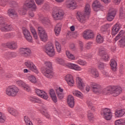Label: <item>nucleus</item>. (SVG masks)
<instances>
[{"instance_id": "obj_51", "label": "nucleus", "mask_w": 125, "mask_h": 125, "mask_svg": "<svg viewBox=\"0 0 125 125\" xmlns=\"http://www.w3.org/2000/svg\"><path fill=\"white\" fill-rule=\"evenodd\" d=\"M25 83L21 80H18L16 81V83L19 85V86H21V87H23V85Z\"/></svg>"}, {"instance_id": "obj_57", "label": "nucleus", "mask_w": 125, "mask_h": 125, "mask_svg": "<svg viewBox=\"0 0 125 125\" xmlns=\"http://www.w3.org/2000/svg\"><path fill=\"white\" fill-rule=\"evenodd\" d=\"M7 29H6V32H8L9 31H12L13 30V26L11 25L7 24Z\"/></svg>"}, {"instance_id": "obj_32", "label": "nucleus", "mask_w": 125, "mask_h": 125, "mask_svg": "<svg viewBox=\"0 0 125 125\" xmlns=\"http://www.w3.org/2000/svg\"><path fill=\"white\" fill-rule=\"evenodd\" d=\"M62 27V23H58L55 28V33L56 36H59L61 32V28Z\"/></svg>"}, {"instance_id": "obj_63", "label": "nucleus", "mask_w": 125, "mask_h": 125, "mask_svg": "<svg viewBox=\"0 0 125 125\" xmlns=\"http://www.w3.org/2000/svg\"><path fill=\"white\" fill-rule=\"evenodd\" d=\"M79 45L80 47V50L83 51V43L82 42H79Z\"/></svg>"}, {"instance_id": "obj_46", "label": "nucleus", "mask_w": 125, "mask_h": 125, "mask_svg": "<svg viewBox=\"0 0 125 125\" xmlns=\"http://www.w3.org/2000/svg\"><path fill=\"white\" fill-rule=\"evenodd\" d=\"M7 56L9 57H15L16 56V53L13 52H8L5 54L4 57H7Z\"/></svg>"}, {"instance_id": "obj_20", "label": "nucleus", "mask_w": 125, "mask_h": 125, "mask_svg": "<svg viewBox=\"0 0 125 125\" xmlns=\"http://www.w3.org/2000/svg\"><path fill=\"white\" fill-rule=\"evenodd\" d=\"M66 67L69 68V69H71L72 70H75V71H82V68L81 66L78 65L73 63H68L66 64Z\"/></svg>"}, {"instance_id": "obj_9", "label": "nucleus", "mask_w": 125, "mask_h": 125, "mask_svg": "<svg viewBox=\"0 0 125 125\" xmlns=\"http://www.w3.org/2000/svg\"><path fill=\"white\" fill-rule=\"evenodd\" d=\"M101 115L104 117L105 120L110 121L113 117V113L111 112V110L109 108H103L101 112Z\"/></svg>"}, {"instance_id": "obj_48", "label": "nucleus", "mask_w": 125, "mask_h": 125, "mask_svg": "<svg viewBox=\"0 0 125 125\" xmlns=\"http://www.w3.org/2000/svg\"><path fill=\"white\" fill-rule=\"evenodd\" d=\"M5 120H6L5 115L0 112V123H4V122H5Z\"/></svg>"}, {"instance_id": "obj_5", "label": "nucleus", "mask_w": 125, "mask_h": 125, "mask_svg": "<svg viewBox=\"0 0 125 125\" xmlns=\"http://www.w3.org/2000/svg\"><path fill=\"white\" fill-rule=\"evenodd\" d=\"M64 14L63 10L59 8H55L53 11L52 15L55 20H61L64 18Z\"/></svg>"}, {"instance_id": "obj_61", "label": "nucleus", "mask_w": 125, "mask_h": 125, "mask_svg": "<svg viewBox=\"0 0 125 125\" xmlns=\"http://www.w3.org/2000/svg\"><path fill=\"white\" fill-rule=\"evenodd\" d=\"M102 73L104 76H105V77H110V75H109V73L105 70L102 71Z\"/></svg>"}, {"instance_id": "obj_16", "label": "nucleus", "mask_w": 125, "mask_h": 125, "mask_svg": "<svg viewBox=\"0 0 125 125\" xmlns=\"http://www.w3.org/2000/svg\"><path fill=\"white\" fill-rule=\"evenodd\" d=\"M65 5L66 7L70 8V9H75L76 7L78 6L77 2L75 0H66Z\"/></svg>"}, {"instance_id": "obj_12", "label": "nucleus", "mask_w": 125, "mask_h": 125, "mask_svg": "<svg viewBox=\"0 0 125 125\" xmlns=\"http://www.w3.org/2000/svg\"><path fill=\"white\" fill-rule=\"evenodd\" d=\"M19 53L24 57H28L31 55L32 51L28 48H21L19 49Z\"/></svg>"}, {"instance_id": "obj_18", "label": "nucleus", "mask_w": 125, "mask_h": 125, "mask_svg": "<svg viewBox=\"0 0 125 125\" xmlns=\"http://www.w3.org/2000/svg\"><path fill=\"white\" fill-rule=\"evenodd\" d=\"M65 81L69 86H74V84H75V80H74L73 76L71 75H67L65 77Z\"/></svg>"}, {"instance_id": "obj_45", "label": "nucleus", "mask_w": 125, "mask_h": 125, "mask_svg": "<svg viewBox=\"0 0 125 125\" xmlns=\"http://www.w3.org/2000/svg\"><path fill=\"white\" fill-rule=\"evenodd\" d=\"M76 63H77V64H79V65H81V66H86V62L85 61H83L81 59H79L77 60L76 62Z\"/></svg>"}, {"instance_id": "obj_49", "label": "nucleus", "mask_w": 125, "mask_h": 125, "mask_svg": "<svg viewBox=\"0 0 125 125\" xmlns=\"http://www.w3.org/2000/svg\"><path fill=\"white\" fill-rule=\"evenodd\" d=\"M30 100L32 101V102H34V103H42V101L39 98H31Z\"/></svg>"}, {"instance_id": "obj_52", "label": "nucleus", "mask_w": 125, "mask_h": 125, "mask_svg": "<svg viewBox=\"0 0 125 125\" xmlns=\"http://www.w3.org/2000/svg\"><path fill=\"white\" fill-rule=\"evenodd\" d=\"M108 28H110V24H106L102 26L101 30V31H103V32H105V31H106L107 29H108Z\"/></svg>"}, {"instance_id": "obj_59", "label": "nucleus", "mask_w": 125, "mask_h": 125, "mask_svg": "<svg viewBox=\"0 0 125 125\" xmlns=\"http://www.w3.org/2000/svg\"><path fill=\"white\" fill-rule=\"evenodd\" d=\"M66 37H67V38H72V37H73V32H72V31H68L67 33Z\"/></svg>"}, {"instance_id": "obj_60", "label": "nucleus", "mask_w": 125, "mask_h": 125, "mask_svg": "<svg viewBox=\"0 0 125 125\" xmlns=\"http://www.w3.org/2000/svg\"><path fill=\"white\" fill-rule=\"evenodd\" d=\"M7 3V0H1V5L2 6H5Z\"/></svg>"}, {"instance_id": "obj_55", "label": "nucleus", "mask_w": 125, "mask_h": 125, "mask_svg": "<svg viewBox=\"0 0 125 125\" xmlns=\"http://www.w3.org/2000/svg\"><path fill=\"white\" fill-rule=\"evenodd\" d=\"M38 33L39 35H41V34H43V32L45 33V31L43 30V28L42 27H38Z\"/></svg>"}, {"instance_id": "obj_31", "label": "nucleus", "mask_w": 125, "mask_h": 125, "mask_svg": "<svg viewBox=\"0 0 125 125\" xmlns=\"http://www.w3.org/2000/svg\"><path fill=\"white\" fill-rule=\"evenodd\" d=\"M49 94L53 102H54L55 103H56V102H57V97H56V94H55V92L54 91V90L53 89L50 90L49 92Z\"/></svg>"}, {"instance_id": "obj_11", "label": "nucleus", "mask_w": 125, "mask_h": 125, "mask_svg": "<svg viewBox=\"0 0 125 125\" xmlns=\"http://www.w3.org/2000/svg\"><path fill=\"white\" fill-rule=\"evenodd\" d=\"M99 55L100 56H102V59L104 60L105 62L107 61H109V54L108 53L105 51V48H101L99 50Z\"/></svg>"}, {"instance_id": "obj_28", "label": "nucleus", "mask_w": 125, "mask_h": 125, "mask_svg": "<svg viewBox=\"0 0 125 125\" xmlns=\"http://www.w3.org/2000/svg\"><path fill=\"white\" fill-rule=\"evenodd\" d=\"M125 114V109H120V110H116L114 115L115 117L119 119V118H122L124 115Z\"/></svg>"}, {"instance_id": "obj_41", "label": "nucleus", "mask_w": 125, "mask_h": 125, "mask_svg": "<svg viewBox=\"0 0 125 125\" xmlns=\"http://www.w3.org/2000/svg\"><path fill=\"white\" fill-rule=\"evenodd\" d=\"M40 112L42 115H44V116L47 119H50V115L47 112L46 110L45 109H42L40 110Z\"/></svg>"}, {"instance_id": "obj_56", "label": "nucleus", "mask_w": 125, "mask_h": 125, "mask_svg": "<svg viewBox=\"0 0 125 125\" xmlns=\"http://www.w3.org/2000/svg\"><path fill=\"white\" fill-rule=\"evenodd\" d=\"M8 3H9V4L11 5L12 7H14V6H15L17 4L16 2L15 1H14L13 0L11 1H9Z\"/></svg>"}, {"instance_id": "obj_62", "label": "nucleus", "mask_w": 125, "mask_h": 125, "mask_svg": "<svg viewBox=\"0 0 125 125\" xmlns=\"http://www.w3.org/2000/svg\"><path fill=\"white\" fill-rule=\"evenodd\" d=\"M93 114L92 113H88V119L90 120V121H92L93 120Z\"/></svg>"}, {"instance_id": "obj_53", "label": "nucleus", "mask_w": 125, "mask_h": 125, "mask_svg": "<svg viewBox=\"0 0 125 125\" xmlns=\"http://www.w3.org/2000/svg\"><path fill=\"white\" fill-rule=\"evenodd\" d=\"M105 65L103 63L101 62H99L98 63V67L100 70H101L102 69H104L105 68Z\"/></svg>"}, {"instance_id": "obj_6", "label": "nucleus", "mask_w": 125, "mask_h": 125, "mask_svg": "<svg viewBox=\"0 0 125 125\" xmlns=\"http://www.w3.org/2000/svg\"><path fill=\"white\" fill-rule=\"evenodd\" d=\"M45 52L50 56V57H53L55 55V50L54 49V45L52 43H48L46 44L44 47Z\"/></svg>"}, {"instance_id": "obj_35", "label": "nucleus", "mask_w": 125, "mask_h": 125, "mask_svg": "<svg viewBox=\"0 0 125 125\" xmlns=\"http://www.w3.org/2000/svg\"><path fill=\"white\" fill-rule=\"evenodd\" d=\"M66 56L68 59L70 60H75L76 57L69 51H66L65 52Z\"/></svg>"}, {"instance_id": "obj_54", "label": "nucleus", "mask_w": 125, "mask_h": 125, "mask_svg": "<svg viewBox=\"0 0 125 125\" xmlns=\"http://www.w3.org/2000/svg\"><path fill=\"white\" fill-rule=\"evenodd\" d=\"M92 46V42H88L85 45V48H86V49H90Z\"/></svg>"}, {"instance_id": "obj_13", "label": "nucleus", "mask_w": 125, "mask_h": 125, "mask_svg": "<svg viewBox=\"0 0 125 125\" xmlns=\"http://www.w3.org/2000/svg\"><path fill=\"white\" fill-rule=\"evenodd\" d=\"M83 37L85 40H90V39L94 38V33H93L92 30H86L83 32Z\"/></svg>"}, {"instance_id": "obj_14", "label": "nucleus", "mask_w": 125, "mask_h": 125, "mask_svg": "<svg viewBox=\"0 0 125 125\" xmlns=\"http://www.w3.org/2000/svg\"><path fill=\"white\" fill-rule=\"evenodd\" d=\"M76 84L77 87L79 88L82 91H84V86L86 85V83H83V79L81 77H77L76 78Z\"/></svg>"}, {"instance_id": "obj_44", "label": "nucleus", "mask_w": 125, "mask_h": 125, "mask_svg": "<svg viewBox=\"0 0 125 125\" xmlns=\"http://www.w3.org/2000/svg\"><path fill=\"white\" fill-rule=\"evenodd\" d=\"M103 41H104L103 37L100 35V34L98 35L96 38L97 42L98 43H102V42H103Z\"/></svg>"}, {"instance_id": "obj_10", "label": "nucleus", "mask_w": 125, "mask_h": 125, "mask_svg": "<svg viewBox=\"0 0 125 125\" xmlns=\"http://www.w3.org/2000/svg\"><path fill=\"white\" fill-rule=\"evenodd\" d=\"M24 64L31 71H32V72H34L36 74H39V70L37 68V66L31 61H27L24 62Z\"/></svg>"}, {"instance_id": "obj_33", "label": "nucleus", "mask_w": 125, "mask_h": 125, "mask_svg": "<svg viewBox=\"0 0 125 125\" xmlns=\"http://www.w3.org/2000/svg\"><path fill=\"white\" fill-rule=\"evenodd\" d=\"M72 93L74 96H77V97H78L81 99H83V95L79 90H74L72 91Z\"/></svg>"}, {"instance_id": "obj_39", "label": "nucleus", "mask_w": 125, "mask_h": 125, "mask_svg": "<svg viewBox=\"0 0 125 125\" xmlns=\"http://www.w3.org/2000/svg\"><path fill=\"white\" fill-rule=\"evenodd\" d=\"M115 125H125V119H120L115 121Z\"/></svg>"}, {"instance_id": "obj_21", "label": "nucleus", "mask_w": 125, "mask_h": 125, "mask_svg": "<svg viewBox=\"0 0 125 125\" xmlns=\"http://www.w3.org/2000/svg\"><path fill=\"white\" fill-rule=\"evenodd\" d=\"M8 15L12 18V19H16L18 17V14L14 9H10L8 10Z\"/></svg>"}, {"instance_id": "obj_42", "label": "nucleus", "mask_w": 125, "mask_h": 125, "mask_svg": "<svg viewBox=\"0 0 125 125\" xmlns=\"http://www.w3.org/2000/svg\"><path fill=\"white\" fill-rule=\"evenodd\" d=\"M41 22L44 25H49L50 24V21L47 18H44L41 19Z\"/></svg>"}, {"instance_id": "obj_3", "label": "nucleus", "mask_w": 125, "mask_h": 125, "mask_svg": "<svg viewBox=\"0 0 125 125\" xmlns=\"http://www.w3.org/2000/svg\"><path fill=\"white\" fill-rule=\"evenodd\" d=\"M44 69L42 70L43 75L48 79H52L54 73L52 71V62H44Z\"/></svg>"}, {"instance_id": "obj_26", "label": "nucleus", "mask_w": 125, "mask_h": 125, "mask_svg": "<svg viewBox=\"0 0 125 125\" xmlns=\"http://www.w3.org/2000/svg\"><path fill=\"white\" fill-rule=\"evenodd\" d=\"M92 6L95 11H98L100 8L102 7L101 3L98 0H95L92 4Z\"/></svg>"}, {"instance_id": "obj_8", "label": "nucleus", "mask_w": 125, "mask_h": 125, "mask_svg": "<svg viewBox=\"0 0 125 125\" xmlns=\"http://www.w3.org/2000/svg\"><path fill=\"white\" fill-rule=\"evenodd\" d=\"M19 91V89L15 85L9 86L6 90V93L9 96H16Z\"/></svg>"}, {"instance_id": "obj_22", "label": "nucleus", "mask_w": 125, "mask_h": 125, "mask_svg": "<svg viewBox=\"0 0 125 125\" xmlns=\"http://www.w3.org/2000/svg\"><path fill=\"white\" fill-rule=\"evenodd\" d=\"M67 102L68 106L71 108H73L75 106V99L73 96L69 95L67 96Z\"/></svg>"}, {"instance_id": "obj_7", "label": "nucleus", "mask_w": 125, "mask_h": 125, "mask_svg": "<svg viewBox=\"0 0 125 125\" xmlns=\"http://www.w3.org/2000/svg\"><path fill=\"white\" fill-rule=\"evenodd\" d=\"M122 38L121 40L120 38ZM115 42L119 41V45L120 47H125V32L124 30H121L117 36L114 38Z\"/></svg>"}, {"instance_id": "obj_43", "label": "nucleus", "mask_w": 125, "mask_h": 125, "mask_svg": "<svg viewBox=\"0 0 125 125\" xmlns=\"http://www.w3.org/2000/svg\"><path fill=\"white\" fill-rule=\"evenodd\" d=\"M24 121L26 125H33V123L30 120V118L27 116L24 117Z\"/></svg>"}, {"instance_id": "obj_30", "label": "nucleus", "mask_w": 125, "mask_h": 125, "mask_svg": "<svg viewBox=\"0 0 125 125\" xmlns=\"http://www.w3.org/2000/svg\"><path fill=\"white\" fill-rule=\"evenodd\" d=\"M116 16V11H113L108 13L107 15V20L108 21H112Z\"/></svg>"}, {"instance_id": "obj_4", "label": "nucleus", "mask_w": 125, "mask_h": 125, "mask_svg": "<svg viewBox=\"0 0 125 125\" xmlns=\"http://www.w3.org/2000/svg\"><path fill=\"white\" fill-rule=\"evenodd\" d=\"M28 8H30L32 11H35L37 9V6L34 0H27L23 5V8L20 12L21 15H25L27 12Z\"/></svg>"}, {"instance_id": "obj_47", "label": "nucleus", "mask_w": 125, "mask_h": 125, "mask_svg": "<svg viewBox=\"0 0 125 125\" xmlns=\"http://www.w3.org/2000/svg\"><path fill=\"white\" fill-rule=\"evenodd\" d=\"M55 45L58 52H61V44L58 41H55Z\"/></svg>"}, {"instance_id": "obj_23", "label": "nucleus", "mask_w": 125, "mask_h": 125, "mask_svg": "<svg viewBox=\"0 0 125 125\" xmlns=\"http://www.w3.org/2000/svg\"><path fill=\"white\" fill-rule=\"evenodd\" d=\"M120 29H121V24L119 23H116L114 25H113L112 27V29L111 31V34L113 36H115V35H117L119 31H120Z\"/></svg>"}, {"instance_id": "obj_29", "label": "nucleus", "mask_w": 125, "mask_h": 125, "mask_svg": "<svg viewBox=\"0 0 125 125\" xmlns=\"http://www.w3.org/2000/svg\"><path fill=\"white\" fill-rule=\"evenodd\" d=\"M4 19L0 22V30L1 32H6L7 23L4 22Z\"/></svg>"}, {"instance_id": "obj_27", "label": "nucleus", "mask_w": 125, "mask_h": 125, "mask_svg": "<svg viewBox=\"0 0 125 125\" xmlns=\"http://www.w3.org/2000/svg\"><path fill=\"white\" fill-rule=\"evenodd\" d=\"M7 112L10 115H12V116H14V117H17L18 115H19V113L18 112V111L17 110L11 107H9L7 109Z\"/></svg>"}, {"instance_id": "obj_64", "label": "nucleus", "mask_w": 125, "mask_h": 125, "mask_svg": "<svg viewBox=\"0 0 125 125\" xmlns=\"http://www.w3.org/2000/svg\"><path fill=\"white\" fill-rule=\"evenodd\" d=\"M125 13L124 12L123 10H120V17L121 18H123V17H125Z\"/></svg>"}, {"instance_id": "obj_40", "label": "nucleus", "mask_w": 125, "mask_h": 125, "mask_svg": "<svg viewBox=\"0 0 125 125\" xmlns=\"http://www.w3.org/2000/svg\"><path fill=\"white\" fill-rule=\"evenodd\" d=\"M87 105L88 108L91 109V110H95V108H94V104H93V103L91 100H88L87 101Z\"/></svg>"}, {"instance_id": "obj_34", "label": "nucleus", "mask_w": 125, "mask_h": 125, "mask_svg": "<svg viewBox=\"0 0 125 125\" xmlns=\"http://www.w3.org/2000/svg\"><path fill=\"white\" fill-rule=\"evenodd\" d=\"M27 80L32 83H37V78L33 75H30L27 76Z\"/></svg>"}, {"instance_id": "obj_19", "label": "nucleus", "mask_w": 125, "mask_h": 125, "mask_svg": "<svg viewBox=\"0 0 125 125\" xmlns=\"http://www.w3.org/2000/svg\"><path fill=\"white\" fill-rule=\"evenodd\" d=\"M22 31L25 39H26L28 42H32V40H33V38L32 37V36H31L30 31H29V30H28L26 28H23Z\"/></svg>"}, {"instance_id": "obj_1", "label": "nucleus", "mask_w": 125, "mask_h": 125, "mask_svg": "<svg viewBox=\"0 0 125 125\" xmlns=\"http://www.w3.org/2000/svg\"><path fill=\"white\" fill-rule=\"evenodd\" d=\"M91 87L93 89V91L96 93H103V94H109L111 93L114 97L120 95L122 92V87L120 86H109L102 89V87L100 85L96 83H92L91 84Z\"/></svg>"}, {"instance_id": "obj_24", "label": "nucleus", "mask_w": 125, "mask_h": 125, "mask_svg": "<svg viewBox=\"0 0 125 125\" xmlns=\"http://www.w3.org/2000/svg\"><path fill=\"white\" fill-rule=\"evenodd\" d=\"M56 93L57 94L58 98L59 99H63L64 98V89L61 88V87H59L56 89Z\"/></svg>"}, {"instance_id": "obj_17", "label": "nucleus", "mask_w": 125, "mask_h": 125, "mask_svg": "<svg viewBox=\"0 0 125 125\" xmlns=\"http://www.w3.org/2000/svg\"><path fill=\"white\" fill-rule=\"evenodd\" d=\"M6 46L12 50H16L18 48L17 42L15 41H10L7 42L6 43Z\"/></svg>"}, {"instance_id": "obj_25", "label": "nucleus", "mask_w": 125, "mask_h": 125, "mask_svg": "<svg viewBox=\"0 0 125 125\" xmlns=\"http://www.w3.org/2000/svg\"><path fill=\"white\" fill-rule=\"evenodd\" d=\"M88 72L93 78H99V72L96 68H90L88 70Z\"/></svg>"}, {"instance_id": "obj_38", "label": "nucleus", "mask_w": 125, "mask_h": 125, "mask_svg": "<svg viewBox=\"0 0 125 125\" xmlns=\"http://www.w3.org/2000/svg\"><path fill=\"white\" fill-rule=\"evenodd\" d=\"M55 62L59 65H64L65 64V61L61 58H57L55 60Z\"/></svg>"}, {"instance_id": "obj_37", "label": "nucleus", "mask_w": 125, "mask_h": 125, "mask_svg": "<svg viewBox=\"0 0 125 125\" xmlns=\"http://www.w3.org/2000/svg\"><path fill=\"white\" fill-rule=\"evenodd\" d=\"M39 36L42 42H46L47 41V34H46V33L43 32V33L39 34Z\"/></svg>"}, {"instance_id": "obj_58", "label": "nucleus", "mask_w": 125, "mask_h": 125, "mask_svg": "<svg viewBox=\"0 0 125 125\" xmlns=\"http://www.w3.org/2000/svg\"><path fill=\"white\" fill-rule=\"evenodd\" d=\"M85 90H84V91H83V92H88L90 90V86L88 85H85Z\"/></svg>"}, {"instance_id": "obj_15", "label": "nucleus", "mask_w": 125, "mask_h": 125, "mask_svg": "<svg viewBox=\"0 0 125 125\" xmlns=\"http://www.w3.org/2000/svg\"><path fill=\"white\" fill-rule=\"evenodd\" d=\"M35 92L39 97H41L45 100H47V99H48V95H47V93L44 91L40 89H36Z\"/></svg>"}, {"instance_id": "obj_2", "label": "nucleus", "mask_w": 125, "mask_h": 125, "mask_svg": "<svg viewBox=\"0 0 125 125\" xmlns=\"http://www.w3.org/2000/svg\"><path fill=\"white\" fill-rule=\"evenodd\" d=\"M91 11V9H90V5L89 4H86L85 5L84 12H78L77 13V18L78 20L82 23V24H84L86 22V15H89Z\"/></svg>"}, {"instance_id": "obj_50", "label": "nucleus", "mask_w": 125, "mask_h": 125, "mask_svg": "<svg viewBox=\"0 0 125 125\" xmlns=\"http://www.w3.org/2000/svg\"><path fill=\"white\" fill-rule=\"evenodd\" d=\"M24 90H26V91H30L31 90V87H30V85L26 83H24V84L22 87Z\"/></svg>"}, {"instance_id": "obj_36", "label": "nucleus", "mask_w": 125, "mask_h": 125, "mask_svg": "<svg viewBox=\"0 0 125 125\" xmlns=\"http://www.w3.org/2000/svg\"><path fill=\"white\" fill-rule=\"evenodd\" d=\"M110 66L112 68V70L113 71H116L117 70V62H116L115 60H111Z\"/></svg>"}]
</instances>
